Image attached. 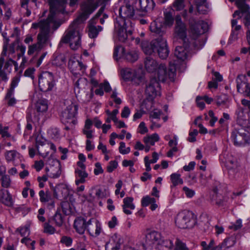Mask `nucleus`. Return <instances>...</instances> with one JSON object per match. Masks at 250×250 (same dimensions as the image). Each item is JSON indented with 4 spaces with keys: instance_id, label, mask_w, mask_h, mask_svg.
<instances>
[{
    "instance_id": "nucleus-14",
    "label": "nucleus",
    "mask_w": 250,
    "mask_h": 250,
    "mask_svg": "<svg viewBox=\"0 0 250 250\" xmlns=\"http://www.w3.org/2000/svg\"><path fill=\"white\" fill-rule=\"evenodd\" d=\"M175 27L174 34L175 37L182 40L183 43H186L187 40V27L186 24L182 22L181 18L177 16L175 19Z\"/></svg>"
},
{
    "instance_id": "nucleus-13",
    "label": "nucleus",
    "mask_w": 250,
    "mask_h": 250,
    "mask_svg": "<svg viewBox=\"0 0 250 250\" xmlns=\"http://www.w3.org/2000/svg\"><path fill=\"white\" fill-rule=\"evenodd\" d=\"M160 84L156 78H151L149 83L146 84V94L150 99L155 98L160 94Z\"/></svg>"
},
{
    "instance_id": "nucleus-2",
    "label": "nucleus",
    "mask_w": 250,
    "mask_h": 250,
    "mask_svg": "<svg viewBox=\"0 0 250 250\" xmlns=\"http://www.w3.org/2000/svg\"><path fill=\"white\" fill-rule=\"evenodd\" d=\"M50 20H41L38 22L32 23V27L36 29L39 28L40 32L37 35V42L45 47L48 44L51 45L50 39Z\"/></svg>"
},
{
    "instance_id": "nucleus-60",
    "label": "nucleus",
    "mask_w": 250,
    "mask_h": 250,
    "mask_svg": "<svg viewBox=\"0 0 250 250\" xmlns=\"http://www.w3.org/2000/svg\"><path fill=\"white\" fill-rule=\"evenodd\" d=\"M173 7L177 10H181L184 7V0H175L173 3Z\"/></svg>"
},
{
    "instance_id": "nucleus-34",
    "label": "nucleus",
    "mask_w": 250,
    "mask_h": 250,
    "mask_svg": "<svg viewBox=\"0 0 250 250\" xmlns=\"http://www.w3.org/2000/svg\"><path fill=\"white\" fill-rule=\"evenodd\" d=\"M159 140V137L157 133L147 136L144 138L143 141L146 145L153 146L155 143Z\"/></svg>"
},
{
    "instance_id": "nucleus-23",
    "label": "nucleus",
    "mask_w": 250,
    "mask_h": 250,
    "mask_svg": "<svg viewBox=\"0 0 250 250\" xmlns=\"http://www.w3.org/2000/svg\"><path fill=\"white\" fill-rule=\"evenodd\" d=\"M160 64L157 61L152 57L149 56L144 59V66L145 69L149 73L155 72L158 67Z\"/></svg>"
},
{
    "instance_id": "nucleus-36",
    "label": "nucleus",
    "mask_w": 250,
    "mask_h": 250,
    "mask_svg": "<svg viewBox=\"0 0 250 250\" xmlns=\"http://www.w3.org/2000/svg\"><path fill=\"white\" fill-rule=\"evenodd\" d=\"M124 57L128 62H133L138 59V52L135 50H131L125 54Z\"/></svg>"
},
{
    "instance_id": "nucleus-35",
    "label": "nucleus",
    "mask_w": 250,
    "mask_h": 250,
    "mask_svg": "<svg viewBox=\"0 0 250 250\" xmlns=\"http://www.w3.org/2000/svg\"><path fill=\"white\" fill-rule=\"evenodd\" d=\"M40 201L42 203L49 202L51 199V195L48 190L44 191L41 190L39 192Z\"/></svg>"
},
{
    "instance_id": "nucleus-52",
    "label": "nucleus",
    "mask_w": 250,
    "mask_h": 250,
    "mask_svg": "<svg viewBox=\"0 0 250 250\" xmlns=\"http://www.w3.org/2000/svg\"><path fill=\"white\" fill-rule=\"evenodd\" d=\"M164 19V23L166 25L170 26L173 24V18L170 12H167L165 13Z\"/></svg>"
},
{
    "instance_id": "nucleus-7",
    "label": "nucleus",
    "mask_w": 250,
    "mask_h": 250,
    "mask_svg": "<svg viewBox=\"0 0 250 250\" xmlns=\"http://www.w3.org/2000/svg\"><path fill=\"white\" fill-rule=\"evenodd\" d=\"M189 33L194 40L205 33L208 28V24L206 22L203 21H196L193 18L189 19Z\"/></svg>"
},
{
    "instance_id": "nucleus-48",
    "label": "nucleus",
    "mask_w": 250,
    "mask_h": 250,
    "mask_svg": "<svg viewBox=\"0 0 250 250\" xmlns=\"http://www.w3.org/2000/svg\"><path fill=\"white\" fill-rule=\"evenodd\" d=\"M54 162V165L56 166L57 170L55 172L52 171L51 172V175L53 178H58L61 174V166L59 161L55 160Z\"/></svg>"
},
{
    "instance_id": "nucleus-44",
    "label": "nucleus",
    "mask_w": 250,
    "mask_h": 250,
    "mask_svg": "<svg viewBox=\"0 0 250 250\" xmlns=\"http://www.w3.org/2000/svg\"><path fill=\"white\" fill-rule=\"evenodd\" d=\"M248 118L247 116L244 112V109H241L237 113V122L242 125H245L247 122Z\"/></svg>"
},
{
    "instance_id": "nucleus-20",
    "label": "nucleus",
    "mask_w": 250,
    "mask_h": 250,
    "mask_svg": "<svg viewBox=\"0 0 250 250\" xmlns=\"http://www.w3.org/2000/svg\"><path fill=\"white\" fill-rule=\"evenodd\" d=\"M66 0H49L50 11L51 12L63 13Z\"/></svg>"
},
{
    "instance_id": "nucleus-12",
    "label": "nucleus",
    "mask_w": 250,
    "mask_h": 250,
    "mask_svg": "<svg viewBox=\"0 0 250 250\" xmlns=\"http://www.w3.org/2000/svg\"><path fill=\"white\" fill-rule=\"evenodd\" d=\"M236 81L237 91L250 98V85L247 82L246 76L242 74L238 75Z\"/></svg>"
},
{
    "instance_id": "nucleus-63",
    "label": "nucleus",
    "mask_w": 250,
    "mask_h": 250,
    "mask_svg": "<svg viewBox=\"0 0 250 250\" xmlns=\"http://www.w3.org/2000/svg\"><path fill=\"white\" fill-rule=\"evenodd\" d=\"M198 131L197 129H194L189 133V137L188 140L190 142H194L196 141V136L198 134Z\"/></svg>"
},
{
    "instance_id": "nucleus-22",
    "label": "nucleus",
    "mask_w": 250,
    "mask_h": 250,
    "mask_svg": "<svg viewBox=\"0 0 250 250\" xmlns=\"http://www.w3.org/2000/svg\"><path fill=\"white\" fill-rule=\"evenodd\" d=\"M97 21H95V19H91L88 23V34L91 38H96L99 32L102 31L103 27L101 26H96Z\"/></svg>"
},
{
    "instance_id": "nucleus-58",
    "label": "nucleus",
    "mask_w": 250,
    "mask_h": 250,
    "mask_svg": "<svg viewBox=\"0 0 250 250\" xmlns=\"http://www.w3.org/2000/svg\"><path fill=\"white\" fill-rule=\"evenodd\" d=\"M117 166L118 162L116 161H111L109 163L108 165L107 166V171L108 172H112L117 167Z\"/></svg>"
},
{
    "instance_id": "nucleus-40",
    "label": "nucleus",
    "mask_w": 250,
    "mask_h": 250,
    "mask_svg": "<svg viewBox=\"0 0 250 250\" xmlns=\"http://www.w3.org/2000/svg\"><path fill=\"white\" fill-rule=\"evenodd\" d=\"M48 221L50 223L54 222L55 225L58 227H61L63 224L62 216L58 212H56L52 218L49 219Z\"/></svg>"
},
{
    "instance_id": "nucleus-29",
    "label": "nucleus",
    "mask_w": 250,
    "mask_h": 250,
    "mask_svg": "<svg viewBox=\"0 0 250 250\" xmlns=\"http://www.w3.org/2000/svg\"><path fill=\"white\" fill-rule=\"evenodd\" d=\"M140 10L143 12H147L152 11L155 3L153 0H139Z\"/></svg>"
},
{
    "instance_id": "nucleus-41",
    "label": "nucleus",
    "mask_w": 250,
    "mask_h": 250,
    "mask_svg": "<svg viewBox=\"0 0 250 250\" xmlns=\"http://www.w3.org/2000/svg\"><path fill=\"white\" fill-rule=\"evenodd\" d=\"M62 212L65 215H69L72 212V205L68 201H63L61 204Z\"/></svg>"
},
{
    "instance_id": "nucleus-45",
    "label": "nucleus",
    "mask_w": 250,
    "mask_h": 250,
    "mask_svg": "<svg viewBox=\"0 0 250 250\" xmlns=\"http://www.w3.org/2000/svg\"><path fill=\"white\" fill-rule=\"evenodd\" d=\"M170 179L174 186H176L178 184H182L183 183V181L180 178V175L178 173L172 174L170 175Z\"/></svg>"
},
{
    "instance_id": "nucleus-1",
    "label": "nucleus",
    "mask_w": 250,
    "mask_h": 250,
    "mask_svg": "<svg viewBox=\"0 0 250 250\" xmlns=\"http://www.w3.org/2000/svg\"><path fill=\"white\" fill-rule=\"evenodd\" d=\"M78 20H74L70 25L64 35L62 38L60 43H69L72 49H76L80 45L81 28Z\"/></svg>"
},
{
    "instance_id": "nucleus-46",
    "label": "nucleus",
    "mask_w": 250,
    "mask_h": 250,
    "mask_svg": "<svg viewBox=\"0 0 250 250\" xmlns=\"http://www.w3.org/2000/svg\"><path fill=\"white\" fill-rule=\"evenodd\" d=\"M250 6H249V9L247 10H243V9H240L241 13L245 14L244 23L245 25L249 28V26L250 25Z\"/></svg>"
},
{
    "instance_id": "nucleus-9",
    "label": "nucleus",
    "mask_w": 250,
    "mask_h": 250,
    "mask_svg": "<svg viewBox=\"0 0 250 250\" xmlns=\"http://www.w3.org/2000/svg\"><path fill=\"white\" fill-rule=\"evenodd\" d=\"M119 17L116 19L115 21H118V19H122L128 26V31L131 28L130 24H132L130 19L134 16V9L132 5L130 4H126L125 5L121 6L119 9Z\"/></svg>"
},
{
    "instance_id": "nucleus-54",
    "label": "nucleus",
    "mask_w": 250,
    "mask_h": 250,
    "mask_svg": "<svg viewBox=\"0 0 250 250\" xmlns=\"http://www.w3.org/2000/svg\"><path fill=\"white\" fill-rule=\"evenodd\" d=\"M16 231L19 232L22 237L28 236L30 233L29 228L28 227L18 228L17 229Z\"/></svg>"
},
{
    "instance_id": "nucleus-19",
    "label": "nucleus",
    "mask_w": 250,
    "mask_h": 250,
    "mask_svg": "<svg viewBox=\"0 0 250 250\" xmlns=\"http://www.w3.org/2000/svg\"><path fill=\"white\" fill-rule=\"evenodd\" d=\"M149 29L152 33L158 36V38L163 37L165 32L164 27L160 19H157L153 21L150 23Z\"/></svg>"
},
{
    "instance_id": "nucleus-56",
    "label": "nucleus",
    "mask_w": 250,
    "mask_h": 250,
    "mask_svg": "<svg viewBox=\"0 0 250 250\" xmlns=\"http://www.w3.org/2000/svg\"><path fill=\"white\" fill-rule=\"evenodd\" d=\"M8 127L3 126L1 124H0V134L3 138H7L10 136V134L8 132Z\"/></svg>"
},
{
    "instance_id": "nucleus-4",
    "label": "nucleus",
    "mask_w": 250,
    "mask_h": 250,
    "mask_svg": "<svg viewBox=\"0 0 250 250\" xmlns=\"http://www.w3.org/2000/svg\"><path fill=\"white\" fill-rule=\"evenodd\" d=\"M175 222L176 226L180 229H189L194 226L195 220L192 212L184 210L178 213Z\"/></svg>"
},
{
    "instance_id": "nucleus-38",
    "label": "nucleus",
    "mask_w": 250,
    "mask_h": 250,
    "mask_svg": "<svg viewBox=\"0 0 250 250\" xmlns=\"http://www.w3.org/2000/svg\"><path fill=\"white\" fill-rule=\"evenodd\" d=\"M19 81L20 78L18 77H15L13 78L10 87L6 94L7 97H10L13 95L14 88L18 85Z\"/></svg>"
},
{
    "instance_id": "nucleus-42",
    "label": "nucleus",
    "mask_w": 250,
    "mask_h": 250,
    "mask_svg": "<svg viewBox=\"0 0 250 250\" xmlns=\"http://www.w3.org/2000/svg\"><path fill=\"white\" fill-rule=\"evenodd\" d=\"M43 47L41 46L37 42L28 46L27 53L29 55L33 54L35 52L40 51Z\"/></svg>"
},
{
    "instance_id": "nucleus-57",
    "label": "nucleus",
    "mask_w": 250,
    "mask_h": 250,
    "mask_svg": "<svg viewBox=\"0 0 250 250\" xmlns=\"http://www.w3.org/2000/svg\"><path fill=\"white\" fill-rule=\"evenodd\" d=\"M69 66L70 67V69L72 70V71H74V69L73 68V67H79V69H82L83 68H84V66L82 62H79V61H76V62H72L70 63H69Z\"/></svg>"
},
{
    "instance_id": "nucleus-59",
    "label": "nucleus",
    "mask_w": 250,
    "mask_h": 250,
    "mask_svg": "<svg viewBox=\"0 0 250 250\" xmlns=\"http://www.w3.org/2000/svg\"><path fill=\"white\" fill-rule=\"evenodd\" d=\"M212 202L218 206H222L224 204V200L221 198L220 196H218L216 193L213 196Z\"/></svg>"
},
{
    "instance_id": "nucleus-53",
    "label": "nucleus",
    "mask_w": 250,
    "mask_h": 250,
    "mask_svg": "<svg viewBox=\"0 0 250 250\" xmlns=\"http://www.w3.org/2000/svg\"><path fill=\"white\" fill-rule=\"evenodd\" d=\"M174 250H188V249L185 243L180 239H177Z\"/></svg>"
},
{
    "instance_id": "nucleus-33",
    "label": "nucleus",
    "mask_w": 250,
    "mask_h": 250,
    "mask_svg": "<svg viewBox=\"0 0 250 250\" xmlns=\"http://www.w3.org/2000/svg\"><path fill=\"white\" fill-rule=\"evenodd\" d=\"M4 156L7 162H12L14 163L16 159L19 157L20 154L14 150H9L5 152Z\"/></svg>"
},
{
    "instance_id": "nucleus-31",
    "label": "nucleus",
    "mask_w": 250,
    "mask_h": 250,
    "mask_svg": "<svg viewBox=\"0 0 250 250\" xmlns=\"http://www.w3.org/2000/svg\"><path fill=\"white\" fill-rule=\"evenodd\" d=\"M173 247V243L169 239H161L157 245L159 250H171Z\"/></svg>"
},
{
    "instance_id": "nucleus-17",
    "label": "nucleus",
    "mask_w": 250,
    "mask_h": 250,
    "mask_svg": "<svg viewBox=\"0 0 250 250\" xmlns=\"http://www.w3.org/2000/svg\"><path fill=\"white\" fill-rule=\"evenodd\" d=\"M158 43L155 51L157 52L161 59H165L169 54L166 40L163 37L158 38Z\"/></svg>"
},
{
    "instance_id": "nucleus-25",
    "label": "nucleus",
    "mask_w": 250,
    "mask_h": 250,
    "mask_svg": "<svg viewBox=\"0 0 250 250\" xmlns=\"http://www.w3.org/2000/svg\"><path fill=\"white\" fill-rule=\"evenodd\" d=\"M87 226L86 220L82 217H77L74 222V227L76 231L80 234H83Z\"/></svg>"
},
{
    "instance_id": "nucleus-6",
    "label": "nucleus",
    "mask_w": 250,
    "mask_h": 250,
    "mask_svg": "<svg viewBox=\"0 0 250 250\" xmlns=\"http://www.w3.org/2000/svg\"><path fill=\"white\" fill-rule=\"evenodd\" d=\"M231 139L237 146H245L250 144V133L243 128L234 129Z\"/></svg>"
},
{
    "instance_id": "nucleus-37",
    "label": "nucleus",
    "mask_w": 250,
    "mask_h": 250,
    "mask_svg": "<svg viewBox=\"0 0 250 250\" xmlns=\"http://www.w3.org/2000/svg\"><path fill=\"white\" fill-rule=\"evenodd\" d=\"M235 243V239L234 237H230L226 238L221 245L218 246L222 248L228 249L233 246Z\"/></svg>"
},
{
    "instance_id": "nucleus-43",
    "label": "nucleus",
    "mask_w": 250,
    "mask_h": 250,
    "mask_svg": "<svg viewBox=\"0 0 250 250\" xmlns=\"http://www.w3.org/2000/svg\"><path fill=\"white\" fill-rule=\"evenodd\" d=\"M228 98L226 95H222L218 96L216 98V104L217 105H224L226 107H228L229 105L227 104Z\"/></svg>"
},
{
    "instance_id": "nucleus-10",
    "label": "nucleus",
    "mask_w": 250,
    "mask_h": 250,
    "mask_svg": "<svg viewBox=\"0 0 250 250\" xmlns=\"http://www.w3.org/2000/svg\"><path fill=\"white\" fill-rule=\"evenodd\" d=\"M97 5L93 0H87L81 5L82 13L75 20L82 22L86 20L89 16L97 8Z\"/></svg>"
},
{
    "instance_id": "nucleus-18",
    "label": "nucleus",
    "mask_w": 250,
    "mask_h": 250,
    "mask_svg": "<svg viewBox=\"0 0 250 250\" xmlns=\"http://www.w3.org/2000/svg\"><path fill=\"white\" fill-rule=\"evenodd\" d=\"M77 106L75 105L71 104L65 109L62 113L63 120H66V122L75 124L74 117L77 113Z\"/></svg>"
},
{
    "instance_id": "nucleus-21",
    "label": "nucleus",
    "mask_w": 250,
    "mask_h": 250,
    "mask_svg": "<svg viewBox=\"0 0 250 250\" xmlns=\"http://www.w3.org/2000/svg\"><path fill=\"white\" fill-rule=\"evenodd\" d=\"M158 38L152 40L151 42L143 41L141 43L143 51L146 55H151L155 52L157 45H158Z\"/></svg>"
},
{
    "instance_id": "nucleus-3",
    "label": "nucleus",
    "mask_w": 250,
    "mask_h": 250,
    "mask_svg": "<svg viewBox=\"0 0 250 250\" xmlns=\"http://www.w3.org/2000/svg\"><path fill=\"white\" fill-rule=\"evenodd\" d=\"M177 63L169 62V67L167 69L166 65L160 63L157 69V77L158 81L162 82H165L167 78L170 81H174L176 76V65Z\"/></svg>"
},
{
    "instance_id": "nucleus-26",
    "label": "nucleus",
    "mask_w": 250,
    "mask_h": 250,
    "mask_svg": "<svg viewBox=\"0 0 250 250\" xmlns=\"http://www.w3.org/2000/svg\"><path fill=\"white\" fill-rule=\"evenodd\" d=\"M133 198L131 197H127L123 200V205H122L123 212L129 215L132 213L131 210L135 208V205L133 203Z\"/></svg>"
},
{
    "instance_id": "nucleus-30",
    "label": "nucleus",
    "mask_w": 250,
    "mask_h": 250,
    "mask_svg": "<svg viewBox=\"0 0 250 250\" xmlns=\"http://www.w3.org/2000/svg\"><path fill=\"white\" fill-rule=\"evenodd\" d=\"M93 124L92 121L90 119H87L85 121L84 126L83 129V133L87 139L93 138V131L91 129Z\"/></svg>"
},
{
    "instance_id": "nucleus-50",
    "label": "nucleus",
    "mask_w": 250,
    "mask_h": 250,
    "mask_svg": "<svg viewBox=\"0 0 250 250\" xmlns=\"http://www.w3.org/2000/svg\"><path fill=\"white\" fill-rule=\"evenodd\" d=\"M155 202L156 200L155 198L150 197L148 196L143 197L141 201V204L143 207H147L152 203Z\"/></svg>"
},
{
    "instance_id": "nucleus-49",
    "label": "nucleus",
    "mask_w": 250,
    "mask_h": 250,
    "mask_svg": "<svg viewBox=\"0 0 250 250\" xmlns=\"http://www.w3.org/2000/svg\"><path fill=\"white\" fill-rule=\"evenodd\" d=\"M125 49L122 46L119 45L117 46L115 49L113 53V56L114 58H117L118 57H120L121 56L124 57L125 55Z\"/></svg>"
},
{
    "instance_id": "nucleus-11",
    "label": "nucleus",
    "mask_w": 250,
    "mask_h": 250,
    "mask_svg": "<svg viewBox=\"0 0 250 250\" xmlns=\"http://www.w3.org/2000/svg\"><path fill=\"white\" fill-rule=\"evenodd\" d=\"M161 235L158 232L153 231L147 233L146 236V242L141 246L139 250H146L151 248L155 244L158 245V242L161 240Z\"/></svg>"
},
{
    "instance_id": "nucleus-28",
    "label": "nucleus",
    "mask_w": 250,
    "mask_h": 250,
    "mask_svg": "<svg viewBox=\"0 0 250 250\" xmlns=\"http://www.w3.org/2000/svg\"><path fill=\"white\" fill-rule=\"evenodd\" d=\"M123 78L127 81H133L136 79H139V77L137 75L136 71L129 68H125L121 70Z\"/></svg>"
},
{
    "instance_id": "nucleus-5",
    "label": "nucleus",
    "mask_w": 250,
    "mask_h": 250,
    "mask_svg": "<svg viewBox=\"0 0 250 250\" xmlns=\"http://www.w3.org/2000/svg\"><path fill=\"white\" fill-rule=\"evenodd\" d=\"M128 26H129L121 19L115 22V31L120 42H125L128 39L132 38L131 35L133 30V25L130 24V31H128Z\"/></svg>"
},
{
    "instance_id": "nucleus-16",
    "label": "nucleus",
    "mask_w": 250,
    "mask_h": 250,
    "mask_svg": "<svg viewBox=\"0 0 250 250\" xmlns=\"http://www.w3.org/2000/svg\"><path fill=\"white\" fill-rule=\"evenodd\" d=\"M86 229L91 236L96 237L101 232L100 223L97 219L91 218L87 222Z\"/></svg>"
},
{
    "instance_id": "nucleus-27",
    "label": "nucleus",
    "mask_w": 250,
    "mask_h": 250,
    "mask_svg": "<svg viewBox=\"0 0 250 250\" xmlns=\"http://www.w3.org/2000/svg\"><path fill=\"white\" fill-rule=\"evenodd\" d=\"M185 47L178 46L176 47L174 50V56L181 61H185L187 58V48L188 46L186 43H184Z\"/></svg>"
},
{
    "instance_id": "nucleus-24",
    "label": "nucleus",
    "mask_w": 250,
    "mask_h": 250,
    "mask_svg": "<svg viewBox=\"0 0 250 250\" xmlns=\"http://www.w3.org/2000/svg\"><path fill=\"white\" fill-rule=\"evenodd\" d=\"M0 202L9 207H12L14 205L12 195L8 190L3 189H0Z\"/></svg>"
},
{
    "instance_id": "nucleus-8",
    "label": "nucleus",
    "mask_w": 250,
    "mask_h": 250,
    "mask_svg": "<svg viewBox=\"0 0 250 250\" xmlns=\"http://www.w3.org/2000/svg\"><path fill=\"white\" fill-rule=\"evenodd\" d=\"M55 82L52 73L46 71L42 73L39 78V86L41 91L48 92L54 86Z\"/></svg>"
},
{
    "instance_id": "nucleus-47",
    "label": "nucleus",
    "mask_w": 250,
    "mask_h": 250,
    "mask_svg": "<svg viewBox=\"0 0 250 250\" xmlns=\"http://www.w3.org/2000/svg\"><path fill=\"white\" fill-rule=\"evenodd\" d=\"M1 181V186L4 188H8L10 187L11 180L7 175H4L0 179Z\"/></svg>"
},
{
    "instance_id": "nucleus-15",
    "label": "nucleus",
    "mask_w": 250,
    "mask_h": 250,
    "mask_svg": "<svg viewBox=\"0 0 250 250\" xmlns=\"http://www.w3.org/2000/svg\"><path fill=\"white\" fill-rule=\"evenodd\" d=\"M48 102L45 99L38 100L35 104L36 112L34 113L35 120L39 121L41 117H42L48 110Z\"/></svg>"
},
{
    "instance_id": "nucleus-39",
    "label": "nucleus",
    "mask_w": 250,
    "mask_h": 250,
    "mask_svg": "<svg viewBox=\"0 0 250 250\" xmlns=\"http://www.w3.org/2000/svg\"><path fill=\"white\" fill-rule=\"evenodd\" d=\"M31 114L28 113L27 116V125H26L23 135L24 137L28 136L31 133V131L33 128V126L31 124Z\"/></svg>"
},
{
    "instance_id": "nucleus-32",
    "label": "nucleus",
    "mask_w": 250,
    "mask_h": 250,
    "mask_svg": "<svg viewBox=\"0 0 250 250\" xmlns=\"http://www.w3.org/2000/svg\"><path fill=\"white\" fill-rule=\"evenodd\" d=\"M75 173L77 177H79V179H76L75 183L77 185H79L80 184L84 183L85 182V178L87 177L88 174L85 171V169H76L75 170Z\"/></svg>"
},
{
    "instance_id": "nucleus-51",
    "label": "nucleus",
    "mask_w": 250,
    "mask_h": 250,
    "mask_svg": "<svg viewBox=\"0 0 250 250\" xmlns=\"http://www.w3.org/2000/svg\"><path fill=\"white\" fill-rule=\"evenodd\" d=\"M49 223L48 222L43 224V232L49 234H53L55 233L56 229L54 227L49 224Z\"/></svg>"
},
{
    "instance_id": "nucleus-55",
    "label": "nucleus",
    "mask_w": 250,
    "mask_h": 250,
    "mask_svg": "<svg viewBox=\"0 0 250 250\" xmlns=\"http://www.w3.org/2000/svg\"><path fill=\"white\" fill-rule=\"evenodd\" d=\"M241 29V26L240 25H236L232 28L231 37L234 40H236L238 38V32Z\"/></svg>"
},
{
    "instance_id": "nucleus-64",
    "label": "nucleus",
    "mask_w": 250,
    "mask_h": 250,
    "mask_svg": "<svg viewBox=\"0 0 250 250\" xmlns=\"http://www.w3.org/2000/svg\"><path fill=\"white\" fill-rule=\"evenodd\" d=\"M183 189L185 192V193L187 197L188 198H191L195 194V191L187 187H184Z\"/></svg>"
},
{
    "instance_id": "nucleus-61",
    "label": "nucleus",
    "mask_w": 250,
    "mask_h": 250,
    "mask_svg": "<svg viewBox=\"0 0 250 250\" xmlns=\"http://www.w3.org/2000/svg\"><path fill=\"white\" fill-rule=\"evenodd\" d=\"M60 242L61 243L64 244L68 247L72 244V239L70 237L63 236L61 238Z\"/></svg>"
},
{
    "instance_id": "nucleus-62",
    "label": "nucleus",
    "mask_w": 250,
    "mask_h": 250,
    "mask_svg": "<svg viewBox=\"0 0 250 250\" xmlns=\"http://www.w3.org/2000/svg\"><path fill=\"white\" fill-rule=\"evenodd\" d=\"M117 92L116 89L113 90L112 93L111 95V98L113 99L114 102L117 104H120L122 103V100L120 98L117 97Z\"/></svg>"
}]
</instances>
